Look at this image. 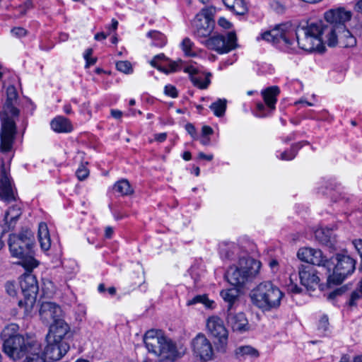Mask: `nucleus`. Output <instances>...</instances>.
<instances>
[{
	"label": "nucleus",
	"mask_w": 362,
	"mask_h": 362,
	"mask_svg": "<svg viewBox=\"0 0 362 362\" xmlns=\"http://www.w3.org/2000/svg\"><path fill=\"white\" fill-rule=\"evenodd\" d=\"M18 93L13 86L6 88V100L0 111V151L10 152L13 149L17 134L16 119L18 117L19 110L15 106Z\"/></svg>",
	"instance_id": "f257e3e1"
},
{
	"label": "nucleus",
	"mask_w": 362,
	"mask_h": 362,
	"mask_svg": "<svg viewBox=\"0 0 362 362\" xmlns=\"http://www.w3.org/2000/svg\"><path fill=\"white\" fill-rule=\"evenodd\" d=\"M148 351L160 358V360L175 361L183 356L186 348L181 344L174 343L159 330H148L144 337Z\"/></svg>",
	"instance_id": "f03ea898"
},
{
	"label": "nucleus",
	"mask_w": 362,
	"mask_h": 362,
	"mask_svg": "<svg viewBox=\"0 0 362 362\" xmlns=\"http://www.w3.org/2000/svg\"><path fill=\"white\" fill-rule=\"evenodd\" d=\"M33 234L28 228L23 229L18 234L9 235L8 246L11 256L21 259V264L28 272L38 265L37 261L33 257Z\"/></svg>",
	"instance_id": "7ed1b4c3"
},
{
	"label": "nucleus",
	"mask_w": 362,
	"mask_h": 362,
	"mask_svg": "<svg viewBox=\"0 0 362 362\" xmlns=\"http://www.w3.org/2000/svg\"><path fill=\"white\" fill-rule=\"evenodd\" d=\"M250 296L255 306L269 311L279 307L284 293L271 281H264L251 291Z\"/></svg>",
	"instance_id": "20e7f679"
},
{
	"label": "nucleus",
	"mask_w": 362,
	"mask_h": 362,
	"mask_svg": "<svg viewBox=\"0 0 362 362\" xmlns=\"http://www.w3.org/2000/svg\"><path fill=\"white\" fill-rule=\"evenodd\" d=\"M296 37L299 48L306 52L322 51L325 42L326 33L323 30V23L317 21L309 23L306 27H299L296 30Z\"/></svg>",
	"instance_id": "39448f33"
},
{
	"label": "nucleus",
	"mask_w": 362,
	"mask_h": 362,
	"mask_svg": "<svg viewBox=\"0 0 362 362\" xmlns=\"http://www.w3.org/2000/svg\"><path fill=\"white\" fill-rule=\"evenodd\" d=\"M261 262L253 258H240L237 264L229 267L226 273L228 281L235 286H243L259 273Z\"/></svg>",
	"instance_id": "423d86ee"
},
{
	"label": "nucleus",
	"mask_w": 362,
	"mask_h": 362,
	"mask_svg": "<svg viewBox=\"0 0 362 362\" xmlns=\"http://www.w3.org/2000/svg\"><path fill=\"white\" fill-rule=\"evenodd\" d=\"M215 9L206 7L198 13L192 22L193 34L202 43L212 33L215 22L213 18Z\"/></svg>",
	"instance_id": "0eeeda50"
},
{
	"label": "nucleus",
	"mask_w": 362,
	"mask_h": 362,
	"mask_svg": "<svg viewBox=\"0 0 362 362\" xmlns=\"http://www.w3.org/2000/svg\"><path fill=\"white\" fill-rule=\"evenodd\" d=\"M337 262L334 267L332 269L330 266V272L327 271V281L329 284H340L349 275H351L356 269V260L349 255H337L335 257Z\"/></svg>",
	"instance_id": "6e6552de"
},
{
	"label": "nucleus",
	"mask_w": 362,
	"mask_h": 362,
	"mask_svg": "<svg viewBox=\"0 0 362 362\" xmlns=\"http://www.w3.org/2000/svg\"><path fill=\"white\" fill-rule=\"evenodd\" d=\"M293 33L291 30L290 26L284 24L264 32L257 39V40L262 39L274 45L284 46L288 52H293L296 50V47L294 46L295 42L291 40V37H293Z\"/></svg>",
	"instance_id": "1a4fd4ad"
},
{
	"label": "nucleus",
	"mask_w": 362,
	"mask_h": 362,
	"mask_svg": "<svg viewBox=\"0 0 362 362\" xmlns=\"http://www.w3.org/2000/svg\"><path fill=\"white\" fill-rule=\"evenodd\" d=\"M20 286L24 300L18 301V305L24 308V312L28 313L31 311L35 303L38 292V284L36 277L32 274L25 273L21 279Z\"/></svg>",
	"instance_id": "9d476101"
},
{
	"label": "nucleus",
	"mask_w": 362,
	"mask_h": 362,
	"mask_svg": "<svg viewBox=\"0 0 362 362\" xmlns=\"http://www.w3.org/2000/svg\"><path fill=\"white\" fill-rule=\"evenodd\" d=\"M237 38L234 33L230 32L226 35H218L209 37L203 44L209 49L218 54H226L237 47Z\"/></svg>",
	"instance_id": "9b49d317"
},
{
	"label": "nucleus",
	"mask_w": 362,
	"mask_h": 362,
	"mask_svg": "<svg viewBox=\"0 0 362 362\" xmlns=\"http://www.w3.org/2000/svg\"><path fill=\"white\" fill-rule=\"evenodd\" d=\"M325 32V42L329 47H353L356 45V38L346 27L337 31L327 28Z\"/></svg>",
	"instance_id": "f8f14e48"
},
{
	"label": "nucleus",
	"mask_w": 362,
	"mask_h": 362,
	"mask_svg": "<svg viewBox=\"0 0 362 362\" xmlns=\"http://www.w3.org/2000/svg\"><path fill=\"white\" fill-rule=\"evenodd\" d=\"M193 356L203 362L211 361L214 355L213 345L202 333L198 334L191 342Z\"/></svg>",
	"instance_id": "ddd939ff"
},
{
	"label": "nucleus",
	"mask_w": 362,
	"mask_h": 362,
	"mask_svg": "<svg viewBox=\"0 0 362 362\" xmlns=\"http://www.w3.org/2000/svg\"><path fill=\"white\" fill-rule=\"evenodd\" d=\"M324 16L325 19L329 24L327 25H323L324 32L327 34V32H325L327 28L334 29V31L344 28L346 23L351 20L352 13L343 7H337L328 10Z\"/></svg>",
	"instance_id": "4468645a"
},
{
	"label": "nucleus",
	"mask_w": 362,
	"mask_h": 362,
	"mask_svg": "<svg viewBox=\"0 0 362 362\" xmlns=\"http://www.w3.org/2000/svg\"><path fill=\"white\" fill-rule=\"evenodd\" d=\"M33 341H26L23 336L7 339L3 343L4 352L11 359L16 361L22 358L29 348V344Z\"/></svg>",
	"instance_id": "2eb2a0df"
},
{
	"label": "nucleus",
	"mask_w": 362,
	"mask_h": 362,
	"mask_svg": "<svg viewBox=\"0 0 362 362\" xmlns=\"http://www.w3.org/2000/svg\"><path fill=\"white\" fill-rule=\"evenodd\" d=\"M206 326L208 333L218 341L220 349L224 351L228 332L222 319L218 316H211L207 319Z\"/></svg>",
	"instance_id": "dca6fc26"
},
{
	"label": "nucleus",
	"mask_w": 362,
	"mask_h": 362,
	"mask_svg": "<svg viewBox=\"0 0 362 362\" xmlns=\"http://www.w3.org/2000/svg\"><path fill=\"white\" fill-rule=\"evenodd\" d=\"M297 257L303 262L318 267H323L329 272L330 266L333 264L323 255L320 250L312 247L300 248L297 252Z\"/></svg>",
	"instance_id": "f3484780"
},
{
	"label": "nucleus",
	"mask_w": 362,
	"mask_h": 362,
	"mask_svg": "<svg viewBox=\"0 0 362 362\" xmlns=\"http://www.w3.org/2000/svg\"><path fill=\"white\" fill-rule=\"evenodd\" d=\"M46 341L42 354L46 361H59L69 350V345L66 341H56L52 338L46 339Z\"/></svg>",
	"instance_id": "a211bd4d"
},
{
	"label": "nucleus",
	"mask_w": 362,
	"mask_h": 362,
	"mask_svg": "<svg viewBox=\"0 0 362 362\" xmlns=\"http://www.w3.org/2000/svg\"><path fill=\"white\" fill-rule=\"evenodd\" d=\"M8 168L4 163L0 161V198L3 201L10 203L16 201V196L13 190L8 174Z\"/></svg>",
	"instance_id": "6ab92c4d"
},
{
	"label": "nucleus",
	"mask_w": 362,
	"mask_h": 362,
	"mask_svg": "<svg viewBox=\"0 0 362 362\" xmlns=\"http://www.w3.org/2000/svg\"><path fill=\"white\" fill-rule=\"evenodd\" d=\"M21 214L22 204L21 203H15L9 206L5 213L3 222L1 223L2 232L6 233L13 230Z\"/></svg>",
	"instance_id": "aec40b11"
},
{
	"label": "nucleus",
	"mask_w": 362,
	"mask_h": 362,
	"mask_svg": "<svg viewBox=\"0 0 362 362\" xmlns=\"http://www.w3.org/2000/svg\"><path fill=\"white\" fill-rule=\"evenodd\" d=\"M298 275L301 284L307 288L314 289L320 282L317 272L310 266L301 264L298 267Z\"/></svg>",
	"instance_id": "412c9836"
},
{
	"label": "nucleus",
	"mask_w": 362,
	"mask_h": 362,
	"mask_svg": "<svg viewBox=\"0 0 362 362\" xmlns=\"http://www.w3.org/2000/svg\"><path fill=\"white\" fill-rule=\"evenodd\" d=\"M185 73L189 74L191 81L194 86L200 89H206L211 83L210 73L199 71L194 66H187L183 69Z\"/></svg>",
	"instance_id": "4be33fe9"
},
{
	"label": "nucleus",
	"mask_w": 362,
	"mask_h": 362,
	"mask_svg": "<svg viewBox=\"0 0 362 362\" xmlns=\"http://www.w3.org/2000/svg\"><path fill=\"white\" fill-rule=\"evenodd\" d=\"M40 315L41 320L49 323L51 321L56 322L57 319H61L62 316V310L61 308L54 303L43 302L40 309Z\"/></svg>",
	"instance_id": "5701e85b"
},
{
	"label": "nucleus",
	"mask_w": 362,
	"mask_h": 362,
	"mask_svg": "<svg viewBox=\"0 0 362 362\" xmlns=\"http://www.w3.org/2000/svg\"><path fill=\"white\" fill-rule=\"evenodd\" d=\"M227 322L233 332L243 333L250 329L248 320L243 313H228Z\"/></svg>",
	"instance_id": "b1692460"
},
{
	"label": "nucleus",
	"mask_w": 362,
	"mask_h": 362,
	"mask_svg": "<svg viewBox=\"0 0 362 362\" xmlns=\"http://www.w3.org/2000/svg\"><path fill=\"white\" fill-rule=\"evenodd\" d=\"M69 326L64 320L57 319L49 329V332L46 336V339H52L56 341H65L64 337L69 332Z\"/></svg>",
	"instance_id": "393cba45"
},
{
	"label": "nucleus",
	"mask_w": 362,
	"mask_h": 362,
	"mask_svg": "<svg viewBox=\"0 0 362 362\" xmlns=\"http://www.w3.org/2000/svg\"><path fill=\"white\" fill-rule=\"evenodd\" d=\"M280 93L278 86H274L262 90L261 92L264 101L269 109L274 110L276 108L277 96Z\"/></svg>",
	"instance_id": "a878e982"
},
{
	"label": "nucleus",
	"mask_w": 362,
	"mask_h": 362,
	"mask_svg": "<svg viewBox=\"0 0 362 362\" xmlns=\"http://www.w3.org/2000/svg\"><path fill=\"white\" fill-rule=\"evenodd\" d=\"M29 348L28 349L25 355L26 358L24 362H45V359L43 355L40 354V345L37 341H33L32 344H29Z\"/></svg>",
	"instance_id": "bb28decb"
},
{
	"label": "nucleus",
	"mask_w": 362,
	"mask_h": 362,
	"mask_svg": "<svg viewBox=\"0 0 362 362\" xmlns=\"http://www.w3.org/2000/svg\"><path fill=\"white\" fill-rule=\"evenodd\" d=\"M52 129L59 133H69L73 130V126L69 119L59 116L53 119L51 122Z\"/></svg>",
	"instance_id": "cd10ccee"
},
{
	"label": "nucleus",
	"mask_w": 362,
	"mask_h": 362,
	"mask_svg": "<svg viewBox=\"0 0 362 362\" xmlns=\"http://www.w3.org/2000/svg\"><path fill=\"white\" fill-rule=\"evenodd\" d=\"M38 240L42 250L47 251L51 246V240L47 226L45 223H40L38 226Z\"/></svg>",
	"instance_id": "c85d7f7f"
},
{
	"label": "nucleus",
	"mask_w": 362,
	"mask_h": 362,
	"mask_svg": "<svg viewBox=\"0 0 362 362\" xmlns=\"http://www.w3.org/2000/svg\"><path fill=\"white\" fill-rule=\"evenodd\" d=\"M222 1L230 11L238 15H243L247 11L244 0H222Z\"/></svg>",
	"instance_id": "c756f323"
},
{
	"label": "nucleus",
	"mask_w": 362,
	"mask_h": 362,
	"mask_svg": "<svg viewBox=\"0 0 362 362\" xmlns=\"http://www.w3.org/2000/svg\"><path fill=\"white\" fill-rule=\"evenodd\" d=\"M221 296L228 303V313L231 312L235 303L238 300L239 291L237 288L223 290L221 292Z\"/></svg>",
	"instance_id": "7c9ffc66"
},
{
	"label": "nucleus",
	"mask_w": 362,
	"mask_h": 362,
	"mask_svg": "<svg viewBox=\"0 0 362 362\" xmlns=\"http://www.w3.org/2000/svg\"><path fill=\"white\" fill-rule=\"evenodd\" d=\"M235 354L238 358H245L247 356L257 358L259 356V351L250 345L238 346L235 350Z\"/></svg>",
	"instance_id": "2f4dec72"
},
{
	"label": "nucleus",
	"mask_w": 362,
	"mask_h": 362,
	"mask_svg": "<svg viewBox=\"0 0 362 362\" xmlns=\"http://www.w3.org/2000/svg\"><path fill=\"white\" fill-rule=\"evenodd\" d=\"M332 230L329 229L320 228L315 231L316 238L323 245H332L334 241Z\"/></svg>",
	"instance_id": "473e14b6"
},
{
	"label": "nucleus",
	"mask_w": 362,
	"mask_h": 362,
	"mask_svg": "<svg viewBox=\"0 0 362 362\" xmlns=\"http://www.w3.org/2000/svg\"><path fill=\"white\" fill-rule=\"evenodd\" d=\"M113 190L122 196L130 194L133 192L130 184L127 180H121L117 182L113 186Z\"/></svg>",
	"instance_id": "72a5a7b5"
},
{
	"label": "nucleus",
	"mask_w": 362,
	"mask_h": 362,
	"mask_svg": "<svg viewBox=\"0 0 362 362\" xmlns=\"http://www.w3.org/2000/svg\"><path fill=\"white\" fill-rule=\"evenodd\" d=\"M197 303L203 304L206 308L212 309L214 308L215 302L210 300L206 295H197L189 300L187 303V305H195Z\"/></svg>",
	"instance_id": "f704fd0d"
},
{
	"label": "nucleus",
	"mask_w": 362,
	"mask_h": 362,
	"mask_svg": "<svg viewBox=\"0 0 362 362\" xmlns=\"http://www.w3.org/2000/svg\"><path fill=\"white\" fill-rule=\"evenodd\" d=\"M227 105V100L226 99H218L213 103L210 106V109L213 111L216 117H222L224 115Z\"/></svg>",
	"instance_id": "c9c22d12"
},
{
	"label": "nucleus",
	"mask_w": 362,
	"mask_h": 362,
	"mask_svg": "<svg viewBox=\"0 0 362 362\" xmlns=\"http://www.w3.org/2000/svg\"><path fill=\"white\" fill-rule=\"evenodd\" d=\"M19 327L17 324L11 323L7 325L1 332V337L4 341L7 339L14 338L16 336H21L18 334Z\"/></svg>",
	"instance_id": "e433bc0d"
},
{
	"label": "nucleus",
	"mask_w": 362,
	"mask_h": 362,
	"mask_svg": "<svg viewBox=\"0 0 362 362\" xmlns=\"http://www.w3.org/2000/svg\"><path fill=\"white\" fill-rule=\"evenodd\" d=\"M180 47L185 54L187 57H195L197 55L195 45L189 37H185L182 40L180 44Z\"/></svg>",
	"instance_id": "4c0bfd02"
},
{
	"label": "nucleus",
	"mask_w": 362,
	"mask_h": 362,
	"mask_svg": "<svg viewBox=\"0 0 362 362\" xmlns=\"http://www.w3.org/2000/svg\"><path fill=\"white\" fill-rule=\"evenodd\" d=\"M148 37L153 38L158 42H155V45L163 46L165 44V36L160 32L156 30H151L147 33Z\"/></svg>",
	"instance_id": "58836bf2"
},
{
	"label": "nucleus",
	"mask_w": 362,
	"mask_h": 362,
	"mask_svg": "<svg viewBox=\"0 0 362 362\" xmlns=\"http://www.w3.org/2000/svg\"><path fill=\"white\" fill-rule=\"evenodd\" d=\"M117 69L124 74H129L132 72V64L128 61H119L116 64Z\"/></svg>",
	"instance_id": "ea45409f"
},
{
	"label": "nucleus",
	"mask_w": 362,
	"mask_h": 362,
	"mask_svg": "<svg viewBox=\"0 0 362 362\" xmlns=\"http://www.w3.org/2000/svg\"><path fill=\"white\" fill-rule=\"evenodd\" d=\"M328 327H329L328 317L326 315H323L319 320L318 325H317V329L320 333L324 334L328 329Z\"/></svg>",
	"instance_id": "a19ab883"
},
{
	"label": "nucleus",
	"mask_w": 362,
	"mask_h": 362,
	"mask_svg": "<svg viewBox=\"0 0 362 362\" xmlns=\"http://www.w3.org/2000/svg\"><path fill=\"white\" fill-rule=\"evenodd\" d=\"M296 155V147L293 146L289 151L281 153L280 158L283 160H290L293 159Z\"/></svg>",
	"instance_id": "79ce46f5"
},
{
	"label": "nucleus",
	"mask_w": 362,
	"mask_h": 362,
	"mask_svg": "<svg viewBox=\"0 0 362 362\" xmlns=\"http://www.w3.org/2000/svg\"><path fill=\"white\" fill-rule=\"evenodd\" d=\"M361 298H362V294L360 292L359 287H358L357 289H356L355 291H354L351 293L349 303V305L350 306L356 305L357 300Z\"/></svg>",
	"instance_id": "37998d69"
},
{
	"label": "nucleus",
	"mask_w": 362,
	"mask_h": 362,
	"mask_svg": "<svg viewBox=\"0 0 362 362\" xmlns=\"http://www.w3.org/2000/svg\"><path fill=\"white\" fill-rule=\"evenodd\" d=\"M168 69L170 73H174L182 69V61H170L168 64Z\"/></svg>",
	"instance_id": "c03bdc74"
},
{
	"label": "nucleus",
	"mask_w": 362,
	"mask_h": 362,
	"mask_svg": "<svg viewBox=\"0 0 362 362\" xmlns=\"http://www.w3.org/2000/svg\"><path fill=\"white\" fill-rule=\"evenodd\" d=\"M33 8V2L31 0H26L23 5L19 6L18 10L21 16H24L27 11Z\"/></svg>",
	"instance_id": "a18cd8bd"
},
{
	"label": "nucleus",
	"mask_w": 362,
	"mask_h": 362,
	"mask_svg": "<svg viewBox=\"0 0 362 362\" xmlns=\"http://www.w3.org/2000/svg\"><path fill=\"white\" fill-rule=\"evenodd\" d=\"M164 93L165 95L171 97L176 98L177 96V91L176 88L172 85H166L164 88Z\"/></svg>",
	"instance_id": "49530a36"
},
{
	"label": "nucleus",
	"mask_w": 362,
	"mask_h": 362,
	"mask_svg": "<svg viewBox=\"0 0 362 362\" xmlns=\"http://www.w3.org/2000/svg\"><path fill=\"white\" fill-rule=\"evenodd\" d=\"M88 170L84 166L79 167L76 172V175L80 180L86 179L88 177Z\"/></svg>",
	"instance_id": "de8ad7c7"
},
{
	"label": "nucleus",
	"mask_w": 362,
	"mask_h": 362,
	"mask_svg": "<svg viewBox=\"0 0 362 362\" xmlns=\"http://www.w3.org/2000/svg\"><path fill=\"white\" fill-rule=\"evenodd\" d=\"M150 64L152 66L156 68L158 70H159L160 71L165 74H170V70L168 69V66H161V65H159L156 62V60H151L150 62Z\"/></svg>",
	"instance_id": "09e8293b"
},
{
	"label": "nucleus",
	"mask_w": 362,
	"mask_h": 362,
	"mask_svg": "<svg viewBox=\"0 0 362 362\" xmlns=\"http://www.w3.org/2000/svg\"><path fill=\"white\" fill-rule=\"evenodd\" d=\"M11 33L16 37H23L26 35V30L21 27L14 28L11 30Z\"/></svg>",
	"instance_id": "8fccbe9b"
},
{
	"label": "nucleus",
	"mask_w": 362,
	"mask_h": 362,
	"mask_svg": "<svg viewBox=\"0 0 362 362\" xmlns=\"http://www.w3.org/2000/svg\"><path fill=\"white\" fill-rule=\"evenodd\" d=\"M6 290L8 295L14 296L16 294V287L13 283L7 282L6 284Z\"/></svg>",
	"instance_id": "3c124183"
},
{
	"label": "nucleus",
	"mask_w": 362,
	"mask_h": 362,
	"mask_svg": "<svg viewBox=\"0 0 362 362\" xmlns=\"http://www.w3.org/2000/svg\"><path fill=\"white\" fill-rule=\"evenodd\" d=\"M290 281H291V284L288 285V290L293 293H300L301 289L296 284L293 283V276L292 275L290 276Z\"/></svg>",
	"instance_id": "603ef678"
},
{
	"label": "nucleus",
	"mask_w": 362,
	"mask_h": 362,
	"mask_svg": "<svg viewBox=\"0 0 362 362\" xmlns=\"http://www.w3.org/2000/svg\"><path fill=\"white\" fill-rule=\"evenodd\" d=\"M218 25H219L221 27H222V28H225V29H228V28H230V25H231L230 23L228 20H226V18H219V20H218Z\"/></svg>",
	"instance_id": "864d4df0"
},
{
	"label": "nucleus",
	"mask_w": 362,
	"mask_h": 362,
	"mask_svg": "<svg viewBox=\"0 0 362 362\" xmlns=\"http://www.w3.org/2000/svg\"><path fill=\"white\" fill-rule=\"evenodd\" d=\"M186 131L192 136L194 137L196 129L193 124L188 123L185 126Z\"/></svg>",
	"instance_id": "5fc2aeb1"
},
{
	"label": "nucleus",
	"mask_w": 362,
	"mask_h": 362,
	"mask_svg": "<svg viewBox=\"0 0 362 362\" xmlns=\"http://www.w3.org/2000/svg\"><path fill=\"white\" fill-rule=\"evenodd\" d=\"M269 267L273 272H276L279 269V262L276 259H272L269 262Z\"/></svg>",
	"instance_id": "6e6d98bb"
},
{
	"label": "nucleus",
	"mask_w": 362,
	"mask_h": 362,
	"mask_svg": "<svg viewBox=\"0 0 362 362\" xmlns=\"http://www.w3.org/2000/svg\"><path fill=\"white\" fill-rule=\"evenodd\" d=\"M257 110H258V116L259 117H264L266 114L264 112L265 110V105L262 103H257Z\"/></svg>",
	"instance_id": "4d7b16f0"
},
{
	"label": "nucleus",
	"mask_w": 362,
	"mask_h": 362,
	"mask_svg": "<svg viewBox=\"0 0 362 362\" xmlns=\"http://www.w3.org/2000/svg\"><path fill=\"white\" fill-rule=\"evenodd\" d=\"M114 233V229L111 226H107L105 229V237L106 238H111Z\"/></svg>",
	"instance_id": "13d9d810"
},
{
	"label": "nucleus",
	"mask_w": 362,
	"mask_h": 362,
	"mask_svg": "<svg viewBox=\"0 0 362 362\" xmlns=\"http://www.w3.org/2000/svg\"><path fill=\"white\" fill-rule=\"evenodd\" d=\"M213 129L209 126H204L202 129L203 136H208L213 134Z\"/></svg>",
	"instance_id": "bf43d9fd"
},
{
	"label": "nucleus",
	"mask_w": 362,
	"mask_h": 362,
	"mask_svg": "<svg viewBox=\"0 0 362 362\" xmlns=\"http://www.w3.org/2000/svg\"><path fill=\"white\" fill-rule=\"evenodd\" d=\"M167 138L166 133H160L155 135V139L158 142L164 141Z\"/></svg>",
	"instance_id": "052dcab7"
},
{
	"label": "nucleus",
	"mask_w": 362,
	"mask_h": 362,
	"mask_svg": "<svg viewBox=\"0 0 362 362\" xmlns=\"http://www.w3.org/2000/svg\"><path fill=\"white\" fill-rule=\"evenodd\" d=\"M108 35L109 34L101 32L95 34L94 38L95 40L100 41L106 39Z\"/></svg>",
	"instance_id": "680f3d73"
},
{
	"label": "nucleus",
	"mask_w": 362,
	"mask_h": 362,
	"mask_svg": "<svg viewBox=\"0 0 362 362\" xmlns=\"http://www.w3.org/2000/svg\"><path fill=\"white\" fill-rule=\"evenodd\" d=\"M111 115L115 119H120L122 115V112L118 110H112Z\"/></svg>",
	"instance_id": "e2e57ef3"
},
{
	"label": "nucleus",
	"mask_w": 362,
	"mask_h": 362,
	"mask_svg": "<svg viewBox=\"0 0 362 362\" xmlns=\"http://www.w3.org/2000/svg\"><path fill=\"white\" fill-rule=\"evenodd\" d=\"M213 157L214 156H213L212 154L206 155V154H204L202 152H200L199 153V158H201V159H205V160H211L213 159Z\"/></svg>",
	"instance_id": "0e129e2a"
},
{
	"label": "nucleus",
	"mask_w": 362,
	"mask_h": 362,
	"mask_svg": "<svg viewBox=\"0 0 362 362\" xmlns=\"http://www.w3.org/2000/svg\"><path fill=\"white\" fill-rule=\"evenodd\" d=\"M117 26H118V21L115 19H112L111 25H109L107 27V28L109 30L112 28L113 30H115L117 28Z\"/></svg>",
	"instance_id": "69168bd1"
},
{
	"label": "nucleus",
	"mask_w": 362,
	"mask_h": 362,
	"mask_svg": "<svg viewBox=\"0 0 362 362\" xmlns=\"http://www.w3.org/2000/svg\"><path fill=\"white\" fill-rule=\"evenodd\" d=\"M152 60H156V62L158 63V60H168V59L165 57L164 54H159L156 55Z\"/></svg>",
	"instance_id": "338daca9"
},
{
	"label": "nucleus",
	"mask_w": 362,
	"mask_h": 362,
	"mask_svg": "<svg viewBox=\"0 0 362 362\" xmlns=\"http://www.w3.org/2000/svg\"><path fill=\"white\" fill-rule=\"evenodd\" d=\"M63 110H64V112L67 115H69L72 112L71 106L69 104H66L64 106Z\"/></svg>",
	"instance_id": "774afa93"
}]
</instances>
